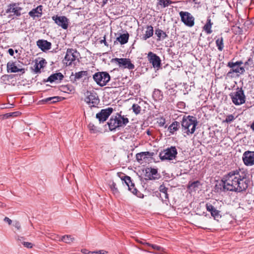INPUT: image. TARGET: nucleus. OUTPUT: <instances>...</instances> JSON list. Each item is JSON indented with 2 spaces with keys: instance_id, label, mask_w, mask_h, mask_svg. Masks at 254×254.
<instances>
[{
  "instance_id": "22",
  "label": "nucleus",
  "mask_w": 254,
  "mask_h": 254,
  "mask_svg": "<svg viewBox=\"0 0 254 254\" xmlns=\"http://www.w3.org/2000/svg\"><path fill=\"white\" fill-rule=\"evenodd\" d=\"M64 76L61 72L53 73L47 79L46 81L52 83L53 82H59L62 80Z\"/></svg>"
},
{
  "instance_id": "48",
  "label": "nucleus",
  "mask_w": 254,
  "mask_h": 254,
  "mask_svg": "<svg viewBox=\"0 0 254 254\" xmlns=\"http://www.w3.org/2000/svg\"><path fill=\"white\" fill-rule=\"evenodd\" d=\"M131 187H133V189H132V190H130L132 192V193L134 194H135L138 197H141V196L140 195L137 194V192H138V190H137V189L134 187V184H133V186H132Z\"/></svg>"
},
{
  "instance_id": "21",
  "label": "nucleus",
  "mask_w": 254,
  "mask_h": 254,
  "mask_svg": "<svg viewBox=\"0 0 254 254\" xmlns=\"http://www.w3.org/2000/svg\"><path fill=\"white\" fill-rule=\"evenodd\" d=\"M43 6L40 5L36 8L32 9L29 12V15L34 19L36 18L41 17L42 15Z\"/></svg>"
},
{
  "instance_id": "24",
  "label": "nucleus",
  "mask_w": 254,
  "mask_h": 254,
  "mask_svg": "<svg viewBox=\"0 0 254 254\" xmlns=\"http://www.w3.org/2000/svg\"><path fill=\"white\" fill-rule=\"evenodd\" d=\"M122 176L119 175L122 181H124L126 184L128 186V190H131V186L134 184L131 180L130 177L126 176L125 174H122Z\"/></svg>"
},
{
  "instance_id": "33",
  "label": "nucleus",
  "mask_w": 254,
  "mask_h": 254,
  "mask_svg": "<svg viewBox=\"0 0 254 254\" xmlns=\"http://www.w3.org/2000/svg\"><path fill=\"white\" fill-rule=\"evenodd\" d=\"M87 74L88 73L87 71H80L76 72L74 74V80H79L83 76H87Z\"/></svg>"
},
{
  "instance_id": "30",
  "label": "nucleus",
  "mask_w": 254,
  "mask_h": 254,
  "mask_svg": "<svg viewBox=\"0 0 254 254\" xmlns=\"http://www.w3.org/2000/svg\"><path fill=\"white\" fill-rule=\"evenodd\" d=\"M129 35L128 33L123 34L117 38V40L121 43V44H125L128 41Z\"/></svg>"
},
{
  "instance_id": "47",
  "label": "nucleus",
  "mask_w": 254,
  "mask_h": 254,
  "mask_svg": "<svg viewBox=\"0 0 254 254\" xmlns=\"http://www.w3.org/2000/svg\"><path fill=\"white\" fill-rule=\"evenodd\" d=\"M88 127L90 130L93 132L96 130V127L92 123H90Z\"/></svg>"
},
{
  "instance_id": "36",
  "label": "nucleus",
  "mask_w": 254,
  "mask_h": 254,
  "mask_svg": "<svg viewBox=\"0 0 254 254\" xmlns=\"http://www.w3.org/2000/svg\"><path fill=\"white\" fill-rule=\"evenodd\" d=\"M110 188L111 189L114 194H118L119 193V190L116 186V184L113 182L111 181L109 183Z\"/></svg>"
},
{
  "instance_id": "51",
  "label": "nucleus",
  "mask_w": 254,
  "mask_h": 254,
  "mask_svg": "<svg viewBox=\"0 0 254 254\" xmlns=\"http://www.w3.org/2000/svg\"><path fill=\"white\" fill-rule=\"evenodd\" d=\"M82 253L84 254H91L92 252L89 251L87 249H83L81 250Z\"/></svg>"
},
{
  "instance_id": "27",
  "label": "nucleus",
  "mask_w": 254,
  "mask_h": 254,
  "mask_svg": "<svg viewBox=\"0 0 254 254\" xmlns=\"http://www.w3.org/2000/svg\"><path fill=\"white\" fill-rule=\"evenodd\" d=\"M180 127V123L175 121L173 122L168 127L169 132L173 134L175 131L178 130Z\"/></svg>"
},
{
  "instance_id": "56",
  "label": "nucleus",
  "mask_w": 254,
  "mask_h": 254,
  "mask_svg": "<svg viewBox=\"0 0 254 254\" xmlns=\"http://www.w3.org/2000/svg\"><path fill=\"white\" fill-rule=\"evenodd\" d=\"M23 240H24V238L23 237H18V238H17V241H18L19 242H20V243H21L22 244V242H23Z\"/></svg>"
},
{
  "instance_id": "6",
  "label": "nucleus",
  "mask_w": 254,
  "mask_h": 254,
  "mask_svg": "<svg viewBox=\"0 0 254 254\" xmlns=\"http://www.w3.org/2000/svg\"><path fill=\"white\" fill-rule=\"evenodd\" d=\"M177 153L176 147L171 146L161 151L159 153V157L161 160H172L176 158Z\"/></svg>"
},
{
  "instance_id": "3",
  "label": "nucleus",
  "mask_w": 254,
  "mask_h": 254,
  "mask_svg": "<svg viewBox=\"0 0 254 254\" xmlns=\"http://www.w3.org/2000/svg\"><path fill=\"white\" fill-rule=\"evenodd\" d=\"M129 122L128 119L127 118L124 117V116H121L120 114H117L115 117L112 116L109 121L108 122V125L110 130H115L116 128L127 125Z\"/></svg>"
},
{
  "instance_id": "28",
  "label": "nucleus",
  "mask_w": 254,
  "mask_h": 254,
  "mask_svg": "<svg viewBox=\"0 0 254 254\" xmlns=\"http://www.w3.org/2000/svg\"><path fill=\"white\" fill-rule=\"evenodd\" d=\"M212 24L213 23L211 22L210 18L208 17L207 19L206 24L203 27V29L207 34H208L212 33V31L211 30V27Z\"/></svg>"
},
{
  "instance_id": "61",
  "label": "nucleus",
  "mask_w": 254,
  "mask_h": 254,
  "mask_svg": "<svg viewBox=\"0 0 254 254\" xmlns=\"http://www.w3.org/2000/svg\"><path fill=\"white\" fill-rule=\"evenodd\" d=\"M136 241L138 243H140V244H141L144 245V242H142V241H139L138 240H136Z\"/></svg>"
},
{
  "instance_id": "10",
  "label": "nucleus",
  "mask_w": 254,
  "mask_h": 254,
  "mask_svg": "<svg viewBox=\"0 0 254 254\" xmlns=\"http://www.w3.org/2000/svg\"><path fill=\"white\" fill-rule=\"evenodd\" d=\"M181 21L187 26L192 27L194 24V18L192 15L187 11H181L179 13Z\"/></svg>"
},
{
  "instance_id": "44",
  "label": "nucleus",
  "mask_w": 254,
  "mask_h": 254,
  "mask_svg": "<svg viewBox=\"0 0 254 254\" xmlns=\"http://www.w3.org/2000/svg\"><path fill=\"white\" fill-rule=\"evenodd\" d=\"M199 184V182L198 181H194L189 184V187L194 189L195 188H197Z\"/></svg>"
},
{
  "instance_id": "16",
  "label": "nucleus",
  "mask_w": 254,
  "mask_h": 254,
  "mask_svg": "<svg viewBox=\"0 0 254 254\" xmlns=\"http://www.w3.org/2000/svg\"><path fill=\"white\" fill-rule=\"evenodd\" d=\"M206 209L207 211L210 212L211 216L215 220H218L221 218V215L220 214V211L217 210L212 204L210 203H207L206 204Z\"/></svg>"
},
{
  "instance_id": "54",
  "label": "nucleus",
  "mask_w": 254,
  "mask_h": 254,
  "mask_svg": "<svg viewBox=\"0 0 254 254\" xmlns=\"http://www.w3.org/2000/svg\"><path fill=\"white\" fill-rule=\"evenodd\" d=\"M100 43H104L105 46H108L107 42L106 41L105 36L104 37V39L100 41Z\"/></svg>"
},
{
  "instance_id": "37",
  "label": "nucleus",
  "mask_w": 254,
  "mask_h": 254,
  "mask_svg": "<svg viewBox=\"0 0 254 254\" xmlns=\"http://www.w3.org/2000/svg\"><path fill=\"white\" fill-rule=\"evenodd\" d=\"M172 3L173 2L170 0H159L158 4L164 8Z\"/></svg>"
},
{
  "instance_id": "19",
  "label": "nucleus",
  "mask_w": 254,
  "mask_h": 254,
  "mask_svg": "<svg viewBox=\"0 0 254 254\" xmlns=\"http://www.w3.org/2000/svg\"><path fill=\"white\" fill-rule=\"evenodd\" d=\"M231 69L227 73V76L228 77H232V74L236 73L238 75L243 74L245 72V69L244 66H236L234 67H230Z\"/></svg>"
},
{
  "instance_id": "46",
  "label": "nucleus",
  "mask_w": 254,
  "mask_h": 254,
  "mask_svg": "<svg viewBox=\"0 0 254 254\" xmlns=\"http://www.w3.org/2000/svg\"><path fill=\"white\" fill-rule=\"evenodd\" d=\"M108 252L104 250L92 252L91 254H107Z\"/></svg>"
},
{
  "instance_id": "23",
  "label": "nucleus",
  "mask_w": 254,
  "mask_h": 254,
  "mask_svg": "<svg viewBox=\"0 0 254 254\" xmlns=\"http://www.w3.org/2000/svg\"><path fill=\"white\" fill-rule=\"evenodd\" d=\"M153 28L151 25H147L146 26V30L145 34L143 35L141 39L143 40H146L147 39L152 37L153 35Z\"/></svg>"
},
{
  "instance_id": "1",
  "label": "nucleus",
  "mask_w": 254,
  "mask_h": 254,
  "mask_svg": "<svg viewBox=\"0 0 254 254\" xmlns=\"http://www.w3.org/2000/svg\"><path fill=\"white\" fill-rule=\"evenodd\" d=\"M221 182L223 191L241 192L247 190L250 181L248 172L239 169L231 171L223 176Z\"/></svg>"
},
{
  "instance_id": "60",
  "label": "nucleus",
  "mask_w": 254,
  "mask_h": 254,
  "mask_svg": "<svg viewBox=\"0 0 254 254\" xmlns=\"http://www.w3.org/2000/svg\"><path fill=\"white\" fill-rule=\"evenodd\" d=\"M144 245H147V246L151 247L152 244H151L150 243H144Z\"/></svg>"
},
{
  "instance_id": "18",
  "label": "nucleus",
  "mask_w": 254,
  "mask_h": 254,
  "mask_svg": "<svg viewBox=\"0 0 254 254\" xmlns=\"http://www.w3.org/2000/svg\"><path fill=\"white\" fill-rule=\"evenodd\" d=\"M7 71L8 72H17L19 71L22 72V73L25 72L24 68H19L16 65L15 63L12 62L7 63Z\"/></svg>"
},
{
  "instance_id": "40",
  "label": "nucleus",
  "mask_w": 254,
  "mask_h": 254,
  "mask_svg": "<svg viewBox=\"0 0 254 254\" xmlns=\"http://www.w3.org/2000/svg\"><path fill=\"white\" fill-rule=\"evenodd\" d=\"M132 109L133 110V112L136 115L139 114L141 111V107L138 104H136L132 105Z\"/></svg>"
},
{
  "instance_id": "8",
  "label": "nucleus",
  "mask_w": 254,
  "mask_h": 254,
  "mask_svg": "<svg viewBox=\"0 0 254 254\" xmlns=\"http://www.w3.org/2000/svg\"><path fill=\"white\" fill-rule=\"evenodd\" d=\"M79 55V53L75 49H67L64 58V63L66 65H70L73 62L78 59Z\"/></svg>"
},
{
  "instance_id": "55",
  "label": "nucleus",
  "mask_w": 254,
  "mask_h": 254,
  "mask_svg": "<svg viewBox=\"0 0 254 254\" xmlns=\"http://www.w3.org/2000/svg\"><path fill=\"white\" fill-rule=\"evenodd\" d=\"M8 53L11 56H13L14 55V51L12 49H9L8 50Z\"/></svg>"
},
{
  "instance_id": "31",
  "label": "nucleus",
  "mask_w": 254,
  "mask_h": 254,
  "mask_svg": "<svg viewBox=\"0 0 254 254\" xmlns=\"http://www.w3.org/2000/svg\"><path fill=\"white\" fill-rule=\"evenodd\" d=\"M150 154L149 152H142L139 153H137L136 155V160L139 162L143 160H145L147 158V156Z\"/></svg>"
},
{
  "instance_id": "58",
  "label": "nucleus",
  "mask_w": 254,
  "mask_h": 254,
  "mask_svg": "<svg viewBox=\"0 0 254 254\" xmlns=\"http://www.w3.org/2000/svg\"><path fill=\"white\" fill-rule=\"evenodd\" d=\"M251 127L253 130H254V122L251 125Z\"/></svg>"
},
{
  "instance_id": "9",
  "label": "nucleus",
  "mask_w": 254,
  "mask_h": 254,
  "mask_svg": "<svg viewBox=\"0 0 254 254\" xmlns=\"http://www.w3.org/2000/svg\"><path fill=\"white\" fill-rule=\"evenodd\" d=\"M112 62L118 64L119 67L133 69L134 65L131 63L130 60L127 58H114L112 60Z\"/></svg>"
},
{
  "instance_id": "50",
  "label": "nucleus",
  "mask_w": 254,
  "mask_h": 254,
  "mask_svg": "<svg viewBox=\"0 0 254 254\" xmlns=\"http://www.w3.org/2000/svg\"><path fill=\"white\" fill-rule=\"evenodd\" d=\"M13 225L17 230H20L21 228L20 223L18 221H15Z\"/></svg>"
},
{
  "instance_id": "7",
  "label": "nucleus",
  "mask_w": 254,
  "mask_h": 254,
  "mask_svg": "<svg viewBox=\"0 0 254 254\" xmlns=\"http://www.w3.org/2000/svg\"><path fill=\"white\" fill-rule=\"evenodd\" d=\"M233 103L236 105L244 104L246 101V96L242 88H238L237 91L230 94Z\"/></svg>"
},
{
  "instance_id": "15",
  "label": "nucleus",
  "mask_w": 254,
  "mask_h": 254,
  "mask_svg": "<svg viewBox=\"0 0 254 254\" xmlns=\"http://www.w3.org/2000/svg\"><path fill=\"white\" fill-rule=\"evenodd\" d=\"M145 179L147 180H154L160 178V175L157 170L154 168H148L146 170Z\"/></svg>"
},
{
  "instance_id": "62",
  "label": "nucleus",
  "mask_w": 254,
  "mask_h": 254,
  "mask_svg": "<svg viewBox=\"0 0 254 254\" xmlns=\"http://www.w3.org/2000/svg\"><path fill=\"white\" fill-rule=\"evenodd\" d=\"M193 1L195 3H197V0H194Z\"/></svg>"
},
{
  "instance_id": "43",
  "label": "nucleus",
  "mask_w": 254,
  "mask_h": 254,
  "mask_svg": "<svg viewBox=\"0 0 254 254\" xmlns=\"http://www.w3.org/2000/svg\"><path fill=\"white\" fill-rule=\"evenodd\" d=\"M245 69H248L247 65H252L253 64V60L251 58H249L244 64Z\"/></svg>"
},
{
  "instance_id": "26",
  "label": "nucleus",
  "mask_w": 254,
  "mask_h": 254,
  "mask_svg": "<svg viewBox=\"0 0 254 254\" xmlns=\"http://www.w3.org/2000/svg\"><path fill=\"white\" fill-rule=\"evenodd\" d=\"M205 220L206 219L204 217H202L199 215L196 218L195 220L196 225L201 228H206V227H204V226L205 225V224L206 223Z\"/></svg>"
},
{
  "instance_id": "25",
  "label": "nucleus",
  "mask_w": 254,
  "mask_h": 254,
  "mask_svg": "<svg viewBox=\"0 0 254 254\" xmlns=\"http://www.w3.org/2000/svg\"><path fill=\"white\" fill-rule=\"evenodd\" d=\"M45 60L42 59L39 63L36 62L34 66L33 69L36 73H40V69L44 66V64H46Z\"/></svg>"
},
{
  "instance_id": "34",
  "label": "nucleus",
  "mask_w": 254,
  "mask_h": 254,
  "mask_svg": "<svg viewBox=\"0 0 254 254\" xmlns=\"http://www.w3.org/2000/svg\"><path fill=\"white\" fill-rule=\"evenodd\" d=\"M60 97L59 96H54L49 97L42 100V102L44 103H54L59 101Z\"/></svg>"
},
{
  "instance_id": "14",
  "label": "nucleus",
  "mask_w": 254,
  "mask_h": 254,
  "mask_svg": "<svg viewBox=\"0 0 254 254\" xmlns=\"http://www.w3.org/2000/svg\"><path fill=\"white\" fill-rule=\"evenodd\" d=\"M243 160L247 166H252L254 164V151H247L243 155Z\"/></svg>"
},
{
  "instance_id": "12",
  "label": "nucleus",
  "mask_w": 254,
  "mask_h": 254,
  "mask_svg": "<svg viewBox=\"0 0 254 254\" xmlns=\"http://www.w3.org/2000/svg\"><path fill=\"white\" fill-rule=\"evenodd\" d=\"M52 19L59 26L62 27L64 29H66L68 28L69 20L64 16H53Z\"/></svg>"
},
{
  "instance_id": "38",
  "label": "nucleus",
  "mask_w": 254,
  "mask_h": 254,
  "mask_svg": "<svg viewBox=\"0 0 254 254\" xmlns=\"http://www.w3.org/2000/svg\"><path fill=\"white\" fill-rule=\"evenodd\" d=\"M244 64L242 61H238L235 63L232 62H229L227 64V66L229 67H234V66H242L241 65Z\"/></svg>"
},
{
  "instance_id": "29",
  "label": "nucleus",
  "mask_w": 254,
  "mask_h": 254,
  "mask_svg": "<svg viewBox=\"0 0 254 254\" xmlns=\"http://www.w3.org/2000/svg\"><path fill=\"white\" fill-rule=\"evenodd\" d=\"M155 32L158 37L157 40H160L161 39H164L168 36L165 32L159 28L156 29Z\"/></svg>"
},
{
  "instance_id": "52",
  "label": "nucleus",
  "mask_w": 254,
  "mask_h": 254,
  "mask_svg": "<svg viewBox=\"0 0 254 254\" xmlns=\"http://www.w3.org/2000/svg\"><path fill=\"white\" fill-rule=\"evenodd\" d=\"M153 249L154 250H158V251H160L161 249V247L159 246H157V245H153L152 244L151 245V246Z\"/></svg>"
},
{
  "instance_id": "11",
  "label": "nucleus",
  "mask_w": 254,
  "mask_h": 254,
  "mask_svg": "<svg viewBox=\"0 0 254 254\" xmlns=\"http://www.w3.org/2000/svg\"><path fill=\"white\" fill-rule=\"evenodd\" d=\"M113 111V109L111 107L102 109L100 112L96 114V118L98 120L100 124L104 123L108 119Z\"/></svg>"
},
{
  "instance_id": "13",
  "label": "nucleus",
  "mask_w": 254,
  "mask_h": 254,
  "mask_svg": "<svg viewBox=\"0 0 254 254\" xmlns=\"http://www.w3.org/2000/svg\"><path fill=\"white\" fill-rule=\"evenodd\" d=\"M148 60L150 63L152 64L154 68L160 67L161 63V59L159 56L152 52H149L147 55Z\"/></svg>"
},
{
  "instance_id": "49",
  "label": "nucleus",
  "mask_w": 254,
  "mask_h": 254,
  "mask_svg": "<svg viewBox=\"0 0 254 254\" xmlns=\"http://www.w3.org/2000/svg\"><path fill=\"white\" fill-rule=\"evenodd\" d=\"M22 244L24 246V247L27 248H32L33 247V244L30 242H22Z\"/></svg>"
},
{
  "instance_id": "59",
  "label": "nucleus",
  "mask_w": 254,
  "mask_h": 254,
  "mask_svg": "<svg viewBox=\"0 0 254 254\" xmlns=\"http://www.w3.org/2000/svg\"><path fill=\"white\" fill-rule=\"evenodd\" d=\"M5 205L1 202H0V207H4Z\"/></svg>"
},
{
  "instance_id": "35",
  "label": "nucleus",
  "mask_w": 254,
  "mask_h": 254,
  "mask_svg": "<svg viewBox=\"0 0 254 254\" xmlns=\"http://www.w3.org/2000/svg\"><path fill=\"white\" fill-rule=\"evenodd\" d=\"M159 190L161 193L164 194V198L166 200L168 199V194L167 193L168 188L164 185H161L159 187Z\"/></svg>"
},
{
  "instance_id": "5",
  "label": "nucleus",
  "mask_w": 254,
  "mask_h": 254,
  "mask_svg": "<svg viewBox=\"0 0 254 254\" xmlns=\"http://www.w3.org/2000/svg\"><path fill=\"white\" fill-rule=\"evenodd\" d=\"M85 95L84 101L89 106L90 108L98 106L100 103V99L96 93L87 91L85 93Z\"/></svg>"
},
{
  "instance_id": "20",
  "label": "nucleus",
  "mask_w": 254,
  "mask_h": 254,
  "mask_svg": "<svg viewBox=\"0 0 254 254\" xmlns=\"http://www.w3.org/2000/svg\"><path fill=\"white\" fill-rule=\"evenodd\" d=\"M22 8L18 6L16 3L10 4L8 5V8L6 10V12H12L16 16H20L21 15V11Z\"/></svg>"
},
{
  "instance_id": "57",
  "label": "nucleus",
  "mask_w": 254,
  "mask_h": 254,
  "mask_svg": "<svg viewBox=\"0 0 254 254\" xmlns=\"http://www.w3.org/2000/svg\"><path fill=\"white\" fill-rule=\"evenodd\" d=\"M160 197L162 199V200L163 201H166L167 200H166L164 198V194H163L162 193V194H160Z\"/></svg>"
},
{
  "instance_id": "39",
  "label": "nucleus",
  "mask_w": 254,
  "mask_h": 254,
  "mask_svg": "<svg viewBox=\"0 0 254 254\" xmlns=\"http://www.w3.org/2000/svg\"><path fill=\"white\" fill-rule=\"evenodd\" d=\"M74 238H72L70 235H65L63 236L61 238V241L67 244H70L72 242Z\"/></svg>"
},
{
  "instance_id": "17",
  "label": "nucleus",
  "mask_w": 254,
  "mask_h": 254,
  "mask_svg": "<svg viewBox=\"0 0 254 254\" xmlns=\"http://www.w3.org/2000/svg\"><path fill=\"white\" fill-rule=\"evenodd\" d=\"M37 45L42 51L45 52L51 48L52 44L47 40L41 39L37 41Z\"/></svg>"
},
{
  "instance_id": "42",
  "label": "nucleus",
  "mask_w": 254,
  "mask_h": 254,
  "mask_svg": "<svg viewBox=\"0 0 254 254\" xmlns=\"http://www.w3.org/2000/svg\"><path fill=\"white\" fill-rule=\"evenodd\" d=\"M235 119V118L233 115H230L226 117L225 120L224 121L225 122L229 123L231 122H232Z\"/></svg>"
},
{
  "instance_id": "53",
  "label": "nucleus",
  "mask_w": 254,
  "mask_h": 254,
  "mask_svg": "<svg viewBox=\"0 0 254 254\" xmlns=\"http://www.w3.org/2000/svg\"><path fill=\"white\" fill-rule=\"evenodd\" d=\"M4 221L7 223H8V224L9 225H11V223H12V220L11 219H10L9 218L7 217H5L4 219Z\"/></svg>"
},
{
  "instance_id": "2",
  "label": "nucleus",
  "mask_w": 254,
  "mask_h": 254,
  "mask_svg": "<svg viewBox=\"0 0 254 254\" xmlns=\"http://www.w3.org/2000/svg\"><path fill=\"white\" fill-rule=\"evenodd\" d=\"M197 124L195 117L191 116H184L181 122L182 130L188 135L192 134L195 131Z\"/></svg>"
},
{
  "instance_id": "41",
  "label": "nucleus",
  "mask_w": 254,
  "mask_h": 254,
  "mask_svg": "<svg viewBox=\"0 0 254 254\" xmlns=\"http://www.w3.org/2000/svg\"><path fill=\"white\" fill-rule=\"evenodd\" d=\"M20 114V113L19 112H15L13 113H9L6 114L4 116L6 117V118H9L10 117H16L18 116Z\"/></svg>"
},
{
  "instance_id": "45",
  "label": "nucleus",
  "mask_w": 254,
  "mask_h": 254,
  "mask_svg": "<svg viewBox=\"0 0 254 254\" xmlns=\"http://www.w3.org/2000/svg\"><path fill=\"white\" fill-rule=\"evenodd\" d=\"M157 123L159 124L160 127H163L164 126V125L166 123L165 119L163 118H161L160 119H159L158 120V121H157Z\"/></svg>"
},
{
  "instance_id": "32",
  "label": "nucleus",
  "mask_w": 254,
  "mask_h": 254,
  "mask_svg": "<svg viewBox=\"0 0 254 254\" xmlns=\"http://www.w3.org/2000/svg\"><path fill=\"white\" fill-rule=\"evenodd\" d=\"M216 45L219 51H222L224 49L223 38L222 37L218 38L216 40Z\"/></svg>"
},
{
  "instance_id": "4",
  "label": "nucleus",
  "mask_w": 254,
  "mask_h": 254,
  "mask_svg": "<svg viewBox=\"0 0 254 254\" xmlns=\"http://www.w3.org/2000/svg\"><path fill=\"white\" fill-rule=\"evenodd\" d=\"M93 78L97 85L103 87L110 81V75L105 71L97 72L93 75Z\"/></svg>"
}]
</instances>
